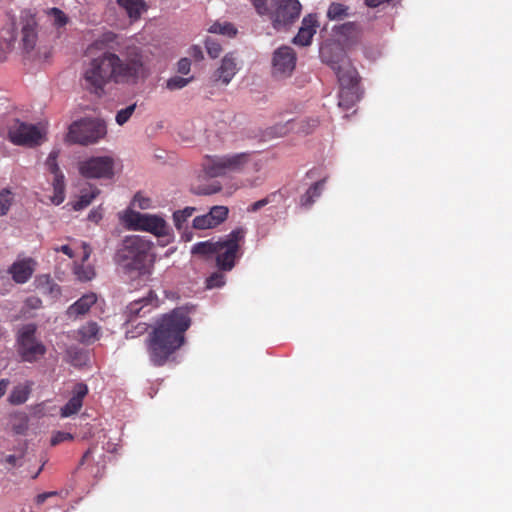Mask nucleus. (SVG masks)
<instances>
[{"label": "nucleus", "instance_id": "obj_46", "mask_svg": "<svg viewBox=\"0 0 512 512\" xmlns=\"http://www.w3.org/2000/svg\"><path fill=\"white\" fill-rule=\"evenodd\" d=\"M256 12L261 15H268L269 13V6H268V0H251Z\"/></svg>", "mask_w": 512, "mask_h": 512}, {"label": "nucleus", "instance_id": "obj_57", "mask_svg": "<svg viewBox=\"0 0 512 512\" xmlns=\"http://www.w3.org/2000/svg\"><path fill=\"white\" fill-rule=\"evenodd\" d=\"M28 302L33 308L38 307L41 304V300L39 298H30L28 299Z\"/></svg>", "mask_w": 512, "mask_h": 512}, {"label": "nucleus", "instance_id": "obj_54", "mask_svg": "<svg viewBox=\"0 0 512 512\" xmlns=\"http://www.w3.org/2000/svg\"><path fill=\"white\" fill-rule=\"evenodd\" d=\"M8 384H9L8 380H5V379L0 380V398L5 394Z\"/></svg>", "mask_w": 512, "mask_h": 512}, {"label": "nucleus", "instance_id": "obj_53", "mask_svg": "<svg viewBox=\"0 0 512 512\" xmlns=\"http://www.w3.org/2000/svg\"><path fill=\"white\" fill-rule=\"evenodd\" d=\"M56 251H61L70 258H72L74 255L72 249L68 245H62L60 248H57Z\"/></svg>", "mask_w": 512, "mask_h": 512}, {"label": "nucleus", "instance_id": "obj_10", "mask_svg": "<svg viewBox=\"0 0 512 512\" xmlns=\"http://www.w3.org/2000/svg\"><path fill=\"white\" fill-rule=\"evenodd\" d=\"M45 135L43 128L20 120H15L8 129L9 140L19 146H38L44 141Z\"/></svg>", "mask_w": 512, "mask_h": 512}, {"label": "nucleus", "instance_id": "obj_59", "mask_svg": "<svg viewBox=\"0 0 512 512\" xmlns=\"http://www.w3.org/2000/svg\"><path fill=\"white\" fill-rule=\"evenodd\" d=\"M312 127H316L318 125V120H312Z\"/></svg>", "mask_w": 512, "mask_h": 512}, {"label": "nucleus", "instance_id": "obj_52", "mask_svg": "<svg viewBox=\"0 0 512 512\" xmlns=\"http://www.w3.org/2000/svg\"><path fill=\"white\" fill-rule=\"evenodd\" d=\"M289 125H291V122L288 121L285 125H277L274 127L275 130H277L276 134L278 136H284L286 135L289 131H290V127Z\"/></svg>", "mask_w": 512, "mask_h": 512}, {"label": "nucleus", "instance_id": "obj_11", "mask_svg": "<svg viewBox=\"0 0 512 512\" xmlns=\"http://www.w3.org/2000/svg\"><path fill=\"white\" fill-rule=\"evenodd\" d=\"M80 174L88 179H111L114 175V160L110 156H95L79 163Z\"/></svg>", "mask_w": 512, "mask_h": 512}, {"label": "nucleus", "instance_id": "obj_45", "mask_svg": "<svg viewBox=\"0 0 512 512\" xmlns=\"http://www.w3.org/2000/svg\"><path fill=\"white\" fill-rule=\"evenodd\" d=\"M73 440V435L68 432L58 431L51 438V445L56 446L62 442Z\"/></svg>", "mask_w": 512, "mask_h": 512}, {"label": "nucleus", "instance_id": "obj_18", "mask_svg": "<svg viewBox=\"0 0 512 512\" xmlns=\"http://www.w3.org/2000/svg\"><path fill=\"white\" fill-rule=\"evenodd\" d=\"M316 26L317 20L315 16L311 14L305 16L297 35L293 38V43L300 46L310 45L316 33Z\"/></svg>", "mask_w": 512, "mask_h": 512}, {"label": "nucleus", "instance_id": "obj_23", "mask_svg": "<svg viewBox=\"0 0 512 512\" xmlns=\"http://www.w3.org/2000/svg\"><path fill=\"white\" fill-rule=\"evenodd\" d=\"M325 182L326 179L324 178L311 185L305 192V194L302 195L300 198L301 206L305 208H310L314 204L316 199L320 197L324 189Z\"/></svg>", "mask_w": 512, "mask_h": 512}, {"label": "nucleus", "instance_id": "obj_1", "mask_svg": "<svg viewBox=\"0 0 512 512\" xmlns=\"http://www.w3.org/2000/svg\"><path fill=\"white\" fill-rule=\"evenodd\" d=\"M103 45L102 41H95L86 49L89 60L83 64L81 80L82 86L89 93L102 96L110 82L136 84L146 76L140 48L129 47L123 58L110 51L94 56V51L102 49Z\"/></svg>", "mask_w": 512, "mask_h": 512}, {"label": "nucleus", "instance_id": "obj_4", "mask_svg": "<svg viewBox=\"0 0 512 512\" xmlns=\"http://www.w3.org/2000/svg\"><path fill=\"white\" fill-rule=\"evenodd\" d=\"M246 229L237 227L224 238L216 241L215 261L221 271H231L241 258Z\"/></svg>", "mask_w": 512, "mask_h": 512}, {"label": "nucleus", "instance_id": "obj_49", "mask_svg": "<svg viewBox=\"0 0 512 512\" xmlns=\"http://www.w3.org/2000/svg\"><path fill=\"white\" fill-rule=\"evenodd\" d=\"M191 62L188 58H181L177 63V71L180 74L187 75L190 72Z\"/></svg>", "mask_w": 512, "mask_h": 512}, {"label": "nucleus", "instance_id": "obj_27", "mask_svg": "<svg viewBox=\"0 0 512 512\" xmlns=\"http://www.w3.org/2000/svg\"><path fill=\"white\" fill-rule=\"evenodd\" d=\"M53 189H54V196H53V203L56 205L61 204L64 201L65 198V181H64V175L61 171L58 173L53 174Z\"/></svg>", "mask_w": 512, "mask_h": 512}, {"label": "nucleus", "instance_id": "obj_15", "mask_svg": "<svg viewBox=\"0 0 512 512\" xmlns=\"http://www.w3.org/2000/svg\"><path fill=\"white\" fill-rule=\"evenodd\" d=\"M328 63L336 72L340 87H359L358 72L344 56L339 61Z\"/></svg>", "mask_w": 512, "mask_h": 512}, {"label": "nucleus", "instance_id": "obj_21", "mask_svg": "<svg viewBox=\"0 0 512 512\" xmlns=\"http://www.w3.org/2000/svg\"><path fill=\"white\" fill-rule=\"evenodd\" d=\"M360 98V87H340L338 105L348 110L352 108Z\"/></svg>", "mask_w": 512, "mask_h": 512}, {"label": "nucleus", "instance_id": "obj_14", "mask_svg": "<svg viewBox=\"0 0 512 512\" xmlns=\"http://www.w3.org/2000/svg\"><path fill=\"white\" fill-rule=\"evenodd\" d=\"M272 65L274 75L288 77L295 69L296 53L289 46H281L273 54Z\"/></svg>", "mask_w": 512, "mask_h": 512}, {"label": "nucleus", "instance_id": "obj_19", "mask_svg": "<svg viewBox=\"0 0 512 512\" xmlns=\"http://www.w3.org/2000/svg\"><path fill=\"white\" fill-rule=\"evenodd\" d=\"M238 71L237 61L234 53H227L221 60L220 67L216 70L215 76L223 84L227 85L231 82Z\"/></svg>", "mask_w": 512, "mask_h": 512}, {"label": "nucleus", "instance_id": "obj_12", "mask_svg": "<svg viewBox=\"0 0 512 512\" xmlns=\"http://www.w3.org/2000/svg\"><path fill=\"white\" fill-rule=\"evenodd\" d=\"M21 24V47L29 55L36 47L38 41V23L35 15L30 10H25L20 16Z\"/></svg>", "mask_w": 512, "mask_h": 512}, {"label": "nucleus", "instance_id": "obj_40", "mask_svg": "<svg viewBox=\"0 0 512 512\" xmlns=\"http://www.w3.org/2000/svg\"><path fill=\"white\" fill-rule=\"evenodd\" d=\"M225 284V276L221 272H214L206 279V287L209 289L220 288Z\"/></svg>", "mask_w": 512, "mask_h": 512}, {"label": "nucleus", "instance_id": "obj_51", "mask_svg": "<svg viewBox=\"0 0 512 512\" xmlns=\"http://www.w3.org/2000/svg\"><path fill=\"white\" fill-rule=\"evenodd\" d=\"M23 457V454L20 455V456H16V455H7L5 457V463H7L8 465H10L11 467H16V466H21L22 463L20 462V460L22 459Z\"/></svg>", "mask_w": 512, "mask_h": 512}, {"label": "nucleus", "instance_id": "obj_55", "mask_svg": "<svg viewBox=\"0 0 512 512\" xmlns=\"http://www.w3.org/2000/svg\"><path fill=\"white\" fill-rule=\"evenodd\" d=\"M92 454V448H89L85 453L84 455L82 456L81 458V461H80V465H83L90 457V455Z\"/></svg>", "mask_w": 512, "mask_h": 512}, {"label": "nucleus", "instance_id": "obj_28", "mask_svg": "<svg viewBox=\"0 0 512 512\" xmlns=\"http://www.w3.org/2000/svg\"><path fill=\"white\" fill-rule=\"evenodd\" d=\"M208 31L213 34H219L229 38L235 37L238 32L237 28L229 22H215L209 27Z\"/></svg>", "mask_w": 512, "mask_h": 512}, {"label": "nucleus", "instance_id": "obj_25", "mask_svg": "<svg viewBox=\"0 0 512 512\" xmlns=\"http://www.w3.org/2000/svg\"><path fill=\"white\" fill-rule=\"evenodd\" d=\"M100 194V190L97 187L91 188L89 191H81V195L77 200L72 202V208L75 211H80L88 207L93 200Z\"/></svg>", "mask_w": 512, "mask_h": 512}, {"label": "nucleus", "instance_id": "obj_7", "mask_svg": "<svg viewBox=\"0 0 512 512\" xmlns=\"http://www.w3.org/2000/svg\"><path fill=\"white\" fill-rule=\"evenodd\" d=\"M122 221L130 230H143L158 237L169 236V226L163 218L157 215L128 210L122 216Z\"/></svg>", "mask_w": 512, "mask_h": 512}, {"label": "nucleus", "instance_id": "obj_22", "mask_svg": "<svg viewBox=\"0 0 512 512\" xmlns=\"http://www.w3.org/2000/svg\"><path fill=\"white\" fill-rule=\"evenodd\" d=\"M116 2L133 21L138 20L141 14L147 10V5L144 0H117Z\"/></svg>", "mask_w": 512, "mask_h": 512}, {"label": "nucleus", "instance_id": "obj_33", "mask_svg": "<svg viewBox=\"0 0 512 512\" xmlns=\"http://www.w3.org/2000/svg\"><path fill=\"white\" fill-rule=\"evenodd\" d=\"M228 213V207L222 205L213 206L209 211V214L214 221L213 223H215L217 226L227 219Z\"/></svg>", "mask_w": 512, "mask_h": 512}, {"label": "nucleus", "instance_id": "obj_37", "mask_svg": "<svg viewBox=\"0 0 512 512\" xmlns=\"http://www.w3.org/2000/svg\"><path fill=\"white\" fill-rule=\"evenodd\" d=\"M336 32L343 36H353L360 32V26L357 22H346L337 27Z\"/></svg>", "mask_w": 512, "mask_h": 512}, {"label": "nucleus", "instance_id": "obj_44", "mask_svg": "<svg viewBox=\"0 0 512 512\" xmlns=\"http://www.w3.org/2000/svg\"><path fill=\"white\" fill-rule=\"evenodd\" d=\"M148 330V325L146 323H138L135 327L131 329H127L126 338H135L139 335L144 334Z\"/></svg>", "mask_w": 512, "mask_h": 512}, {"label": "nucleus", "instance_id": "obj_2", "mask_svg": "<svg viewBox=\"0 0 512 512\" xmlns=\"http://www.w3.org/2000/svg\"><path fill=\"white\" fill-rule=\"evenodd\" d=\"M189 313L187 307H177L156 320L145 339L151 365L163 367L185 344V332L191 326Z\"/></svg>", "mask_w": 512, "mask_h": 512}, {"label": "nucleus", "instance_id": "obj_35", "mask_svg": "<svg viewBox=\"0 0 512 512\" xmlns=\"http://www.w3.org/2000/svg\"><path fill=\"white\" fill-rule=\"evenodd\" d=\"M205 48H206L208 55L212 59L218 58L223 50L222 45L219 43V41L212 37L206 38Z\"/></svg>", "mask_w": 512, "mask_h": 512}, {"label": "nucleus", "instance_id": "obj_16", "mask_svg": "<svg viewBox=\"0 0 512 512\" xmlns=\"http://www.w3.org/2000/svg\"><path fill=\"white\" fill-rule=\"evenodd\" d=\"M37 262L30 257L18 259L8 268V273L17 284H24L30 280L35 272Z\"/></svg>", "mask_w": 512, "mask_h": 512}, {"label": "nucleus", "instance_id": "obj_31", "mask_svg": "<svg viewBox=\"0 0 512 512\" xmlns=\"http://www.w3.org/2000/svg\"><path fill=\"white\" fill-rule=\"evenodd\" d=\"M196 209L194 207H185L173 213V221L178 230H181L187 219L192 216Z\"/></svg>", "mask_w": 512, "mask_h": 512}, {"label": "nucleus", "instance_id": "obj_60", "mask_svg": "<svg viewBox=\"0 0 512 512\" xmlns=\"http://www.w3.org/2000/svg\"><path fill=\"white\" fill-rule=\"evenodd\" d=\"M311 174H312V171L307 172V176H309V177H310V176H311Z\"/></svg>", "mask_w": 512, "mask_h": 512}, {"label": "nucleus", "instance_id": "obj_17", "mask_svg": "<svg viewBox=\"0 0 512 512\" xmlns=\"http://www.w3.org/2000/svg\"><path fill=\"white\" fill-rule=\"evenodd\" d=\"M88 394V387L84 383H77L73 388V395L61 408L60 415L63 418L72 416L80 411L83 399Z\"/></svg>", "mask_w": 512, "mask_h": 512}, {"label": "nucleus", "instance_id": "obj_58", "mask_svg": "<svg viewBox=\"0 0 512 512\" xmlns=\"http://www.w3.org/2000/svg\"><path fill=\"white\" fill-rule=\"evenodd\" d=\"M50 495H53V493H44V494H40L38 495V502L41 503V502H44L45 499L50 496Z\"/></svg>", "mask_w": 512, "mask_h": 512}, {"label": "nucleus", "instance_id": "obj_43", "mask_svg": "<svg viewBox=\"0 0 512 512\" xmlns=\"http://www.w3.org/2000/svg\"><path fill=\"white\" fill-rule=\"evenodd\" d=\"M50 14L54 17V23L58 27H62L67 24L68 18L63 11L58 8H52Z\"/></svg>", "mask_w": 512, "mask_h": 512}, {"label": "nucleus", "instance_id": "obj_47", "mask_svg": "<svg viewBox=\"0 0 512 512\" xmlns=\"http://www.w3.org/2000/svg\"><path fill=\"white\" fill-rule=\"evenodd\" d=\"M272 196H275V193L267 196L266 198H263L261 200H258L256 202H254L253 204H251L249 207H248V211L249 212H256L258 211L259 209H261L262 207L266 206L267 204H269L272 200H271V197Z\"/></svg>", "mask_w": 512, "mask_h": 512}, {"label": "nucleus", "instance_id": "obj_8", "mask_svg": "<svg viewBox=\"0 0 512 512\" xmlns=\"http://www.w3.org/2000/svg\"><path fill=\"white\" fill-rule=\"evenodd\" d=\"M17 352L25 362H36L46 353L45 345L36 338V326H23L17 336Z\"/></svg>", "mask_w": 512, "mask_h": 512}, {"label": "nucleus", "instance_id": "obj_9", "mask_svg": "<svg viewBox=\"0 0 512 512\" xmlns=\"http://www.w3.org/2000/svg\"><path fill=\"white\" fill-rule=\"evenodd\" d=\"M302 5L298 0H273L268 15L273 27L286 29L300 17Z\"/></svg>", "mask_w": 512, "mask_h": 512}, {"label": "nucleus", "instance_id": "obj_26", "mask_svg": "<svg viewBox=\"0 0 512 512\" xmlns=\"http://www.w3.org/2000/svg\"><path fill=\"white\" fill-rule=\"evenodd\" d=\"M350 16V7L339 3L332 2L327 10V18L331 21H342Z\"/></svg>", "mask_w": 512, "mask_h": 512}, {"label": "nucleus", "instance_id": "obj_50", "mask_svg": "<svg viewBox=\"0 0 512 512\" xmlns=\"http://www.w3.org/2000/svg\"><path fill=\"white\" fill-rule=\"evenodd\" d=\"M188 54L194 58L196 61H200L204 58L203 51L200 46L193 45L189 48Z\"/></svg>", "mask_w": 512, "mask_h": 512}, {"label": "nucleus", "instance_id": "obj_42", "mask_svg": "<svg viewBox=\"0 0 512 512\" xmlns=\"http://www.w3.org/2000/svg\"><path fill=\"white\" fill-rule=\"evenodd\" d=\"M28 398V392L24 389H15L11 395H10V402L12 404H22L24 403Z\"/></svg>", "mask_w": 512, "mask_h": 512}, {"label": "nucleus", "instance_id": "obj_56", "mask_svg": "<svg viewBox=\"0 0 512 512\" xmlns=\"http://www.w3.org/2000/svg\"><path fill=\"white\" fill-rule=\"evenodd\" d=\"M83 248H84L83 262H85L90 257L91 250L89 249V246L87 244H84Z\"/></svg>", "mask_w": 512, "mask_h": 512}, {"label": "nucleus", "instance_id": "obj_36", "mask_svg": "<svg viewBox=\"0 0 512 512\" xmlns=\"http://www.w3.org/2000/svg\"><path fill=\"white\" fill-rule=\"evenodd\" d=\"M194 79L193 76L189 78H183L181 76H174L167 80L166 87L167 89L173 91L182 89L185 86H187L192 80Z\"/></svg>", "mask_w": 512, "mask_h": 512}, {"label": "nucleus", "instance_id": "obj_6", "mask_svg": "<svg viewBox=\"0 0 512 512\" xmlns=\"http://www.w3.org/2000/svg\"><path fill=\"white\" fill-rule=\"evenodd\" d=\"M250 157V153L207 156L203 162V169L210 177H220L228 173H239L250 162Z\"/></svg>", "mask_w": 512, "mask_h": 512}, {"label": "nucleus", "instance_id": "obj_38", "mask_svg": "<svg viewBox=\"0 0 512 512\" xmlns=\"http://www.w3.org/2000/svg\"><path fill=\"white\" fill-rule=\"evenodd\" d=\"M220 190L221 185L219 183L199 185L191 188V191L196 195H212L218 193Z\"/></svg>", "mask_w": 512, "mask_h": 512}, {"label": "nucleus", "instance_id": "obj_3", "mask_svg": "<svg viewBox=\"0 0 512 512\" xmlns=\"http://www.w3.org/2000/svg\"><path fill=\"white\" fill-rule=\"evenodd\" d=\"M152 246V242L145 237L126 236L114 255V261L127 274H147L154 261Z\"/></svg>", "mask_w": 512, "mask_h": 512}, {"label": "nucleus", "instance_id": "obj_41", "mask_svg": "<svg viewBox=\"0 0 512 512\" xmlns=\"http://www.w3.org/2000/svg\"><path fill=\"white\" fill-rule=\"evenodd\" d=\"M136 109V104L129 105L128 107L121 109L116 114V122L118 125H124L132 116Z\"/></svg>", "mask_w": 512, "mask_h": 512}, {"label": "nucleus", "instance_id": "obj_24", "mask_svg": "<svg viewBox=\"0 0 512 512\" xmlns=\"http://www.w3.org/2000/svg\"><path fill=\"white\" fill-rule=\"evenodd\" d=\"M100 328L96 322H88L78 330V340L83 344H91L98 340Z\"/></svg>", "mask_w": 512, "mask_h": 512}, {"label": "nucleus", "instance_id": "obj_34", "mask_svg": "<svg viewBox=\"0 0 512 512\" xmlns=\"http://www.w3.org/2000/svg\"><path fill=\"white\" fill-rule=\"evenodd\" d=\"M214 221L212 220L209 212L204 215L196 216L193 219V227L198 230H205L217 227Z\"/></svg>", "mask_w": 512, "mask_h": 512}, {"label": "nucleus", "instance_id": "obj_48", "mask_svg": "<svg viewBox=\"0 0 512 512\" xmlns=\"http://www.w3.org/2000/svg\"><path fill=\"white\" fill-rule=\"evenodd\" d=\"M88 220L98 224L103 218V209L101 206L92 209L88 214Z\"/></svg>", "mask_w": 512, "mask_h": 512}, {"label": "nucleus", "instance_id": "obj_32", "mask_svg": "<svg viewBox=\"0 0 512 512\" xmlns=\"http://www.w3.org/2000/svg\"><path fill=\"white\" fill-rule=\"evenodd\" d=\"M74 272L80 281H90L95 277L94 267L89 264L76 265Z\"/></svg>", "mask_w": 512, "mask_h": 512}, {"label": "nucleus", "instance_id": "obj_5", "mask_svg": "<svg viewBox=\"0 0 512 512\" xmlns=\"http://www.w3.org/2000/svg\"><path fill=\"white\" fill-rule=\"evenodd\" d=\"M106 134L107 128L103 120L82 118L70 125L67 138L72 143L90 145L103 139Z\"/></svg>", "mask_w": 512, "mask_h": 512}, {"label": "nucleus", "instance_id": "obj_13", "mask_svg": "<svg viewBox=\"0 0 512 512\" xmlns=\"http://www.w3.org/2000/svg\"><path fill=\"white\" fill-rule=\"evenodd\" d=\"M159 300L154 291L149 290L147 295L131 301L125 310L127 323L132 326L133 321L138 317H144L158 307Z\"/></svg>", "mask_w": 512, "mask_h": 512}, {"label": "nucleus", "instance_id": "obj_29", "mask_svg": "<svg viewBox=\"0 0 512 512\" xmlns=\"http://www.w3.org/2000/svg\"><path fill=\"white\" fill-rule=\"evenodd\" d=\"M216 251V242H213L211 240L198 242L193 245L191 249V253L193 255H199L202 257H210L212 255H215Z\"/></svg>", "mask_w": 512, "mask_h": 512}, {"label": "nucleus", "instance_id": "obj_20", "mask_svg": "<svg viewBox=\"0 0 512 512\" xmlns=\"http://www.w3.org/2000/svg\"><path fill=\"white\" fill-rule=\"evenodd\" d=\"M96 301L97 296L95 293H88L83 295L80 299H78L75 303L68 307V317L77 318L79 316L85 315L90 310V308L96 303Z\"/></svg>", "mask_w": 512, "mask_h": 512}, {"label": "nucleus", "instance_id": "obj_39", "mask_svg": "<svg viewBox=\"0 0 512 512\" xmlns=\"http://www.w3.org/2000/svg\"><path fill=\"white\" fill-rule=\"evenodd\" d=\"M59 154L60 151L58 149H53L46 159L45 165L51 174L61 171L57 163Z\"/></svg>", "mask_w": 512, "mask_h": 512}, {"label": "nucleus", "instance_id": "obj_30", "mask_svg": "<svg viewBox=\"0 0 512 512\" xmlns=\"http://www.w3.org/2000/svg\"><path fill=\"white\" fill-rule=\"evenodd\" d=\"M13 201L14 195L9 188L0 191V216H5L8 213Z\"/></svg>", "mask_w": 512, "mask_h": 512}]
</instances>
